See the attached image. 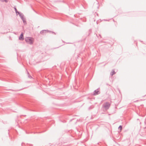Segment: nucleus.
<instances>
[{"instance_id":"nucleus-8","label":"nucleus","mask_w":146,"mask_h":146,"mask_svg":"<svg viewBox=\"0 0 146 146\" xmlns=\"http://www.w3.org/2000/svg\"><path fill=\"white\" fill-rule=\"evenodd\" d=\"M19 15V16H20V18H21V19H22V18H23L24 17V15L22 13H21Z\"/></svg>"},{"instance_id":"nucleus-13","label":"nucleus","mask_w":146,"mask_h":146,"mask_svg":"<svg viewBox=\"0 0 146 146\" xmlns=\"http://www.w3.org/2000/svg\"><path fill=\"white\" fill-rule=\"evenodd\" d=\"M2 0V1H3V2L5 1V2H7L8 1L7 0Z\"/></svg>"},{"instance_id":"nucleus-15","label":"nucleus","mask_w":146,"mask_h":146,"mask_svg":"<svg viewBox=\"0 0 146 146\" xmlns=\"http://www.w3.org/2000/svg\"><path fill=\"white\" fill-rule=\"evenodd\" d=\"M22 144H23V143H21V145H22Z\"/></svg>"},{"instance_id":"nucleus-6","label":"nucleus","mask_w":146,"mask_h":146,"mask_svg":"<svg viewBox=\"0 0 146 146\" xmlns=\"http://www.w3.org/2000/svg\"><path fill=\"white\" fill-rule=\"evenodd\" d=\"M23 21V22L25 25L27 24V22L26 21V19L25 18L23 17L21 19Z\"/></svg>"},{"instance_id":"nucleus-10","label":"nucleus","mask_w":146,"mask_h":146,"mask_svg":"<svg viewBox=\"0 0 146 146\" xmlns=\"http://www.w3.org/2000/svg\"><path fill=\"white\" fill-rule=\"evenodd\" d=\"M122 126L120 125L119 127H118V129H120L121 130L122 129Z\"/></svg>"},{"instance_id":"nucleus-4","label":"nucleus","mask_w":146,"mask_h":146,"mask_svg":"<svg viewBox=\"0 0 146 146\" xmlns=\"http://www.w3.org/2000/svg\"><path fill=\"white\" fill-rule=\"evenodd\" d=\"M100 93V92L99 90V88L95 90L93 93V95L94 96H96L97 95L99 94Z\"/></svg>"},{"instance_id":"nucleus-12","label":"nucleus","mask_w":146,"mask_h":146,"mask_svg":"<svg viewBox=\"0 0 146 146\" xmlns=\"http://www.w3.org/2000/svg\"><path fill=\"white\" fill-rule=\"evenodd\" d=\"M14 9H15V12H16V11H17V10L16 8V7H15V6L14 7Z\"/></svg>"},{"instance_id":"nucleus-3","label":"nucleus","mask_w":146,"mask_h":146,"mask_svg":"<svg viewBox=\"0 0 146 146\" xmlns=\"http://www.w3.org/2000/svg\"><path fill=\"white\" fill-rule=\"evenodd\" d=\"M48 32L52 33H54V34H55V33L53 32H52V31H49L48 30H42L40 32V34L42 35H45L46 33H48Z\"/></svg>"},{"instance_id":"nucleus-11","label":"nucleus","mask_w":146,"mask_h":146,"mask_svg":"<svg viewBox=\"0 0 146 146\" xmlns=\"http://www.w3.org/2000/svg\"><path fill=\"white\" fill-rule=\"evenodd\" d=\"M21 13V12H19L18 11H16V13L17 15L18 14L19 15Z\"/></svg>"},{"instance_id":"nucleus-9","label":"nucleus","mask_w":146,"mask_h":146,"mask_svg":"<svg viewBox=\"0 0 146 146\" xmlns=\"http://www.w3.org/2000/svg\"><path fill=\"white\" fill-rule=\"evenodd\" d=\"M27 74H28V77L29 78H32V77L29 74L28 72H27Z\"/></svg>"},{"instance_id":"nucleus-14","label":"nucleus","mask_w":146,"mask_h":146,"mask_svg":"<svg viewBox=\"0 0 146 146\" xmlns=\"http://www.w3.org/2000/svg\"><path fill=\"white\" fill-rule=\"evenodd\" d=\"M99 36H100V38H101V35H100V34L99 35Z\"/></svg>"},{"instance_id":"nucleus-7","label":"nucleus","mask_w":146,"mask_h":146,"mask_svg":"<svg viewBox=\"0 0 146 146\" xmlns=\"http://www.w3.org/2000/svg\"><path fill=\"white\" fill-rule=\"evenodd\" d=\"M115 73V72L114 70H112L111 73L110 75L111 76H112Z\"/></svg>"},{"instance_id":"nucleus-1","label":"nucleus","mask_w":146,"mask_h":146,"mask_svg":"<svg viewBox=\"0 0 146 146\" xmlns=\"http://www.w3.org/2000/svg\"><path fill=\"white\" fill-rule=\"evenodd\" d=\"M26 42L28 44H32L33 43V38L31 37H27L25 38Z\"/></svg>"},{"instance_id":"nucleus-2","label":"nucleus","mask_w":146,"mask_h":146,"mask_svg":"<svg viewBox=\"0 0 146 146\" xmlns=\"http://www.w3.org/2000/svg\"><path fill=\"white\" fill-rule=\"evenodd\" d=\"M110 105L111 104L110 103L106 102L103 104L102 106L105 108V110H107L109 109Z\"/></svg>"},{"instance_id":"nucleus-5","label":"nucleus","mask_w":146,"mask_h":146,"mask_svg":"<svg viewBox=\"0 0 146 146\" xmlns=\"http://www.w3.org/2000/svg\"><path fill=\"white\" fill-rule=\"evenodd\" d=\"M19 39L20 40H23L24 39L23 35L22 33L21 34L19 37Z\"/></svg>"}]
</instances>
